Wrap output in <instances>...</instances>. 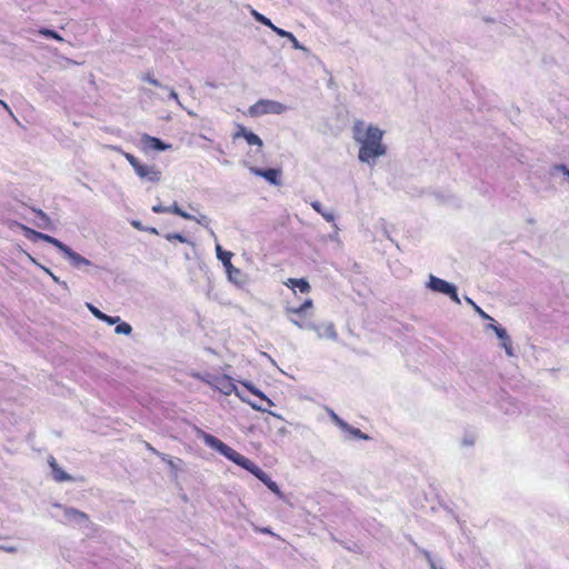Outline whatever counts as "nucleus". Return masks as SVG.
I'll use <instances>...</instances> for the list:
<instances>
[{"label":"nucleus","mask_w":569,"mask_h":569,"mask_svg":"<svg viewBox=\"0 0 569 569\" xmlns=\"http://www.w3.org/2000/svg\"><path fill=\"white\" fill-rule=\"evenodd\" d=\"M383 131L376 126H368L363 131V122L358 121L353 126V138L360 144L358 159L369 166L376 163V159L387 153V147L382 143Z\"/></svg>","instance_id":"nucleus-1"},{"label":"nucleus","mask_w":569,"mask_h":569,"mask_svg":"<svg viewBox=\"0 0 569 569\" xmlns=\"http://www.w3.org/2000/svg\"><path fill=\"white\" fill-rule=\"evenodd\" d=\"M197 437L202 439L203 442L210 447L211 449L217 450L220 455L226 457L228 460L234 462L236 465L240 466L241 468L246 469L250 473H253L254 470L258 468V466L248 459L247 457L242 456L224 442H222L217 437L204 432L201 429H197Z\"/></svg>","instance_id":"nucleus-2"},{"label":"nucleus","mask_w":569,"mask_h":569,"mask_svg":"<svg viewBox=\"0 0 569 569\" xmlns=\"http://www.w3.org/2000/svg\"><path fill=\"white\" fill-rule=\"evenodd\" d=\"M288 110V107L279 101L260 99L252 104L248 112L251 117H261L264 114H281Z\"/></svg>","instance_id":"nucleus-3"},{"label":"nucleus","mask_w":569,"mask_h":569,"mask_svg":"<svg viewBox=\"0 0 569 569\" xmlns=\"http://www.w3.org/2000/svg\"><path fill=\"white\" fill-rule=\"evenodd\" d=\"M290 321L296 325L298 328L300 329H303V330H311V331H315L317 332L318 335V338H327V339H330V340H337L338 339V333L336 331V328L333 326L332 322H327L323 325L325 327V333L321 332V327L322 326H317L316 323L311 322V321H299L292 317L289 318Z\"/></svg>","instance_id":"nucleus-4"},{"label":"nucleus","mask_w":569,"mask_h":569,"mask_svg":"<svg viewBox=\"0 0 569 569\" xmlns=\"http://www.w3.org/2000/svg\"><path fill=\"white\" fill-rule=\"evenodd\" d=\"M427 287L435 292L443 293L456 303H460V299L457 292V287L443 279H440L433 274L429 276V280L427 282Z\"/></svg>","instance_id":"nucleus-5"},{"label":"nucleus","mask_w":569,"mask_h":569,"mask_svg":"<svg viewBox=\"0 0 569 569\" xmlns=\"http://www.w3.org/2000/svg\"><path fill=\"white\" fill-rule=\"evenodd\" d=\"M217 258L222 262L226 268V272L230 281L238 283L240 282V278L242 276L240 269L236 268L231 263V258L233 253L231 251H226L222 249L220 244L216 246Z\"/></svg>","instance_id":"nucleus-6"},{"label":"nucleus","mask_w":569,"mask_h":569,"mask_svg":"<svg viewBox=\"0 0 569 569\" xmlns=\"http://www.w3.org/2000/svg\"><path fill=\"white\" fill-rule=\"evenodd\" d=\"M64 257L70 261V263L77 268L82 269L83 267H88L91 264V261L87 258L82 257L78 252L73 251L70 247L61 242V246L58 248Z\"/></svg>","instance_id":"nucleus-7"},{"label":"nucleus","mask_w":569,"mask_h":569,"mask_svg":"<svg viewBox=\"0 0 569 569\" xmlns=\"http://www.w3.org/2000/svg\"><path fill=\"white\" fill-rule=\"evenodd\" d=\"M134 172L140 179H144L151 182H158L161 179V171L156 166L140 163L134 169Z\"/></svg>","instance_id":"nucleus-8"},{"label":"nucleus","mask_w":569,"mask_h":569,"mask_svg":"<svg viewBox=\"0 0 569 569\" xmlns=\"http://www.w3.org/2000/svg\"><path fill=\"white\" fill-rule=\"evenodd\" d=\"M210 383L226 396H229L232 392H236L239 396L236 385L233 383L232 379L228 376L216 377L213 381Z\"/></svg>","instance_id":"nucleus-9"},{"label":"nucleus","mask_w":569,"mask_h":569,"mask_svg":"<svg viewBox=\"0 0 569 569\" xmlns=\"http://www.w3.org/2000/svg\"><path fill=\"white\" fill-rule=\"evenodd\" d=\"M250 171L254 176L264 178L271 184L279 186L280 182H281L280 181V173L281 172H280L279 169H274V168L260 169V168H257V167H251Z\"/></svg>","instance_id":"nucleus-10"},{"label":"nucleus","mask_w":569,"mask_h":569,"mask_svg":"<svg viewBox=\"0 0 569 569\" xmlns=\"http://www.w3.org/2000/svg\"><path fill=\"white\" fill-rule=\"evenodd\" d=\"M22 229L24 231V236L31 241L43 240V241L54 246L57 249L59 248V246H61L62 241H60L59 239H57L54 237H51L47 233L36 231V230L24 227V226L22 227Z\"/></svg>","instance_id":"nucleus-11"},{"label":"nucleus","mask_w":569,"mask_h":569,"mask_svg":"<svg viewBox=\"0 0 569 569\" xmlns=\"http://www.w3.org/2000/svg\"><path fill=\"white\" fill-rule=\"evenodd\" d=\"M141 143L147 150L166 151L171 148V144L149 134H143L141 137Z\"/></svg>","instance_id":"nucleus-12"},{"label":"nucleus","mask_w":569,"mask_h":569,"mask_svg":"<svg viewBox=\"0 0 569 569\" xmlns=\"http://www.w3.org/2000/svg\"><path fill=\"white\" fill-rule=\"evenodd\" d=\"M252 475L264 483L270 491L276 493L279 498H282L279 486L260 467H258Z\"/></svg>","instance_id":"nucleus-13"},{"label":"nucleus","mask_w":569,"mask_h":569,"mask_svg":"<svg viewBox=\"0 0 569 569\" xmlns=\"http://www.w3.org/2000/svg\"><path fill=\"white\" fill-rule=\"evenodd\" d=\"M48 463L51 468L52 477L57 482L73 480V478L69 473H67L59 467L54 457L50 456L48 458Z\"/></svg>","instance_id":"nucleus-14"},{"label":"nucleus","mask_w":569,"mask_h":569,"mask_svg":"<svg viewBox=\"0 0 569 569\" xmlns=\"http://www.w3.org/2000/svg\"><path fill=\"white\" fill-rule=\"evenodd\" d=\"M64 516L68 520L80 526L89 521L88 516L84 512L74 508H64Z\"/></svg>","instance_id":"nucleus-15"},{"label":"nucleus","mask_w":569,"mask_h":569,"mask_svg":"<svg viewBox=\"0 0 569 569\" xmlns=\"http://www.w3.org/2000/svg\"><path fill=\"white\" fill-rule=\"evenodd\" d=\"M32 211L36 213V220H33V224L39 229H51L52 221L49 216L43 212L41 209L32 208Z\"/></svg>","instance_id":"nucleus-16"},{"label":"nucleus","mask_w":569,"mask_h":569,"mask_svg":"<svg viewBox=\"0 0 569 569\" xmlns=\"http://www.w3.org/2000/svg\"><path fill=\"white\" fill-rule=\"evenodd\" d=\"M497 337L500 340V346L505 349L507 356H513L512 341L506 329H497Z\"/></svg>","instance_id":"nucleus-17"},{"label":"nucleus","mask_w":569,"mask_h":569,"mask_svg":"<svg viewBox=\"0 0 569 569\" xmlns=\"http://www.w3.org/2000/svg\"><path fill=\"white\" fill-rule=\"evenodd\" d=\"M287 286L291 287L293 290L298 289L302 293L310 291V284L305 279H289Z\"/></svg>","instance_id":"nucleus-18"},{"label":"nucleus","mask_w":569,"mask_h":569,"mask_svg":"<svg viewBox=\"0 0 569 569\" xmlns=\"http://www.w3.org/2000/svg\"><path fill=\"white\" fill-rule=\"evenodd\" d=\"M341 430L343 432L348 433L350 436V438H357V439H363V440L369 439L368 435L361 432L360 429L355 428V427L350 426L349 423H347V428H341Z\"/></svg>","instance_id":"nucleus-19"},{"label":"nucleus","mask_w":569,"mask_h":569,"mask_svg":"<svg viewBox=\"0 0 569 569\" xmlns=\"http://www.w3.org/2000/svg\"><path fill=\"white\" fill-rule=\"evenodd\" d=\"M243 386L251 391L253 395L258 396L261 400H263L268 407L273 406V402L259 389H257L253 385L249 382H243Z\"/></svg>","instance_id":"nucleus-20"},{"label":"nucleus","mask_w":569,"mask_h":569,"mask_svg":"<svg viewBox=\"0 0 569 569\" xmlns=\"http://www.w3.org/2000/svg\"><path fill=\"white\" fill-rule=\"evenodd\" d=\"M311 207L315 211L320 213L328 222L335 221V214L332 212H327L322 209V204L319 201L311 202Z\"/></svg>","instance_id":"nucleus-21"},{"label":"nucleus","mask_w":569,"mask_h":569,"mask_svg":"<svg viewBox=\"0 0 569 569\" xmlns=\"http://www.w3.org/2000/svg\"><path fill=\"white\" fill-rule=\"evenodd\" d=\"M250 13L257 22H260L261 24H263L270 29H271V27H273L272 21L269 18H267L266 16H263L262 13L258 12L257 10L251 9Z\"/></svg>","instance_id":"nucleus-22"},{"label":"nucleus","mask_w":569,"mask_h":569,"mask_svg":"<svg viewBox=\"0 0 569 569\" xmlns=\"http://www.w3.org/2000/svg\"><path fill=\"white\" fill-rule=\"evenodd\" d=\"M244 140L248 142V144L250 146H257L259 149H261L263 147V142L262 140L260 139L259 136H257L254 132L252 131H249L248 133H246L244 136Z\"/></svg>","instance_id":"nucleus-23"},{"label":"nucleus","mask_w":569,"mask_h":569,"mask_svg":"<svg viewBox=\"0 0 569 569\" xmlns=\"http://www.w3.org/2000/svg\"><path fill=\"white\" fill-rule=\"evenodd\" d=\"M169 209V212L168 213H173V214H177L183 219H192L193 216L186 212L184 210H182L178 204L177 202H174L172 206H169L168 207Z\"/></svg>","instance_id":"nucleus-24"},{"label":"nucleus","mask_w":569,"mask_h":569,"mask_svg":"<svg viewBox=\"0 0 569 569\" xmlns=\"http://www.w3.org/2000/svg\"><path fill=\"white\" fill-rule=\"evenodd\" d=\"M164 238L168 240V241H173V240H178L179 242H182V243H189L191 246H194L193 242H191L188 238H186L183 234L181 233H166L164 234Z\"/></svg>","instance_id":"nucleus-25"},{"label":"nucleus","mask_w":569,"mask_h":569,"mask_svg":"<svg viewBox=\"0 0 569 569\" xmlns=\"http://www.w3.org/2000/svg\"><path fill=\"white\" fill-rule=\"evenodd\" d=\"M417 549H418V551H419V552L425 557V559H426V560H427V562L429 563L430 569H442L441 567H439V566L435 562V560L432 559L431 553H430L428 550L422 549V548H420V547H418Z\"/></svg>","instance_id":"nucleus-26"},{"label":"nucleus","mask_w":569,"mask_h":569,"mask_svg":"<svg viewBox=\"0 0 569 569\" xmlns=\"http://www.w3.org/2000/svg\"><path fill=\"white\" fill-rule=\"evenodd\" d=\"M39 33L44 36L46 38H51L57 41H63V38L57 31L48 29V28H41L39 30Z\"/></svg>","instance_id":"nucleus-27"},{"label":"nucleus","mask_w":569,"mask_h":569,"mask_svg":"<svg viewBox=\"0 0 569 569\" xmlns=\"http://www.w3.org/2000/svg\"><path fill=\"white\" fill-rule=\"evenodd\" d=\"M114 332L118 333V335H126V336H128V335H130L132 332V327L129 323H127V322L119 321L117 323Z\"/></svg>","instance_id":"nucleus-28"},{"label":"nucleus","mask_w":569,"mask_h":569,"mask_svg":"<svg viewBox=\"0 0 569 569\" xmlns=\"http://www.w3.org/2000/svg\"><path fill=\"white\" fill-rule=\"evenodd\" d=\"M329 416L331 420L341 429L347 428V422L342 420L333 410L329 409Z\"/></svg>","instance_id":"nucleus-29"},{"label":"nucleus","mask_w":569,"mask_h":569,"mask_svg":"<svg viewBox=\"0 0 569 569\" xmlns=\"http://www.w3.org/2000/svg\"><path fill=\"white\" fill-rule=\"evenodd\" d=\"M287 39L291 42L292 48H295V49H297V50L305 51V52H307V51H308V49H307L305 46H302V44L297 40V38L295 37V34H293V33H291V32H290V33H289V37H288Z\"/></svg>","instance_id":"nucleus-30"},{"label":"nucleus","mask_w":569,"mask_h":569,"mask_svg":"<svg viewBox=\"0 0 569 569\" xmlns=\"http://www.w3.org/2000/svg\"><path fill=\"white\" fill-rule=\"evenodd\" d=\"M191 220L196 221L197 223L201 224L204 228H209L210 219L206 214H199L198 217L193 216Z\"/></svg>","instance_id":"nucleus-31"},{"label":"nucleus","mask_w":569,"mask_h":569,"mask_svg":"<svg viewBox=\"0 0 569 569\" xmlns=\"http://www.w3.org/2000/svg\"><path fill=\"white\" fill-rule=\"evenodd\" d=\"M143 81H147L149 82L150 84L152 86H156V87H159V88H163L164 86L162 83H160L151 73H146L142 76L141 78Z\"/></svg>","instance_id":"nucleus-32"},{"label":"nucleus","mask_w":569,"mask_h":569,"mask_svg":"<svg viewBox=\"0 0 569 569\" xmlns=\"http://www.w3.org/2000/svg\"><path fill=\"white\" fill-rule=\"evenodd\" d=\"M124 158L128 160V162L131 164L133 170L141 163L133 154L124 152Z\"/></svg>","instance_id":"nucleus-33"},{"label":"nucleus","mask_w":569,"mask_h":569,"mask_svg":"<svg viewBox=\"0 0 569 569\" xmlns=\"http://www.w3.org/2000/svg\"><path fill=\"white\" fill-rule=\"evenodd\" d=\"M101 321H104L108 325H117L120 321V317L118 316H109V315H102Z\"/></svg>","instance_id":"nucleus-34"},{"label":"nucleus","mask_w":569,"mask_h":569,"mask_svg":"<svg viewBox=\"0 0 569 569\" xmlns=\"http://www.w3.org/2000/svg\"><path fill=\"white\" fill-rule=\"evenodd\" d=\"M243 401L248 402L254 410L261 411V412H270L267 407H263L262 405H259V402H251L244 398H241Z\"/></svg>","instance_id":"nucleus-35"},{"label":"nucleus","mask_w":569,"mask_h":569,"mask_svg":"<svg viewBox=\"0 0 569 569\" xmlns=\"http://www.w3.org/2000/svg\"><path fill=\"white\" fill-rule=\"evenodd\" d=\"M163 89L168 90L169 91V98L174 100L177 102V104L182 108V104H181V102L179 100L178 93L172 88H169L167 86H164Z\"/></svg>","instance_id":"nucleus-36"},{"label":"nucleus","mask_w":569,"mask_h":569,"mask_svg":"<svg viewBox=\"0 0 569 569\" xmlns=\"http://www.w3.org/2000/svg\"><path fill=\"white\" fill-rule=\"evenodd\" d=\"M271 30H272L277 36H279V37H281V38H286V39L289 37V33H290L289 31H287V30H284V29H281V28H279V27H277V26H274V24H273V27H271Z\"/></svg>","instance_id":"nucleus-37"},{"label":"nucleus","mask_w":569,"mask_h":569,"mask_svg":"<svg viewBox=\"0 0 569 569\" xmlns=\"http://www.w3.org/2000/svg\"><path fill=\"white\" fill-rule=\"evenodd\" d=\"M88 306V309L90 310V312L99 320H101V317L102 315H104L102 311H100L97 307H94L93 305L91 303H87Z\"/></svg>","instance_id":"nucleus-38"},{"label":"nucleus","mask_w":569,"mask_h":569,"mask_svg":"<svg viewBox=\"0 0 569 569\" xmlns=\"http://www.w3.org/2000/svg\"><path fill=\"white\" fill-rule=\"evenodd\" d=\"M152 211H153L154 213H168V212H169V209H168V207H164V206H162V204L158 203V204H154V206L152 207Z\"/></svg>","instance_id":"nucleus-39"},{"label":"nucleus","mask_w":569,"mask_h":569,"mask_svg":"<svg viewBox=\"0 0 569 569\" xmlns=\"http://www.w3.org/2000/svg\"><path fill=\"white\" fill-rule=\"evenodd\" d=\"M553 171H561L569 179V169L565 164H556Z\"/></svg>","instance_id":"nucleus-40"},{"label":"nucleus","mask_w":569,"mask_h":569,"mask_svg":"<svg viewBox=\"0 0 569 569\" xmlns=\"http://www.w3.org/2000/svg\"><path fill=\"white\" fill-rule=\"evenodd\" d=\"M248 132H249V130H248L246 127H243V126H239V129H238V131L234 133L233 138H234V139H238V138H240V137H241V138H243V139H244V136H246V133H248Z\"/></svg>","instance_id":"nucleus-41"},{"label":"nucleus","mask_w":569,"mask_h":569,"mask_svg":"<svg viewBox=\"0 0 569 569\" xmlns=\"http://www.w3.org/2000/svg\"><path fill=\"white\" fill-rule=\"evenodd\" d=\"M50 277L56 283L60 284L64 290H69V287L66 281L60 280L54 273H51Z\"/></svg>","instance_id":"nucleus-42"},{"label":"nucleus","mask_w":569,"mask_h":569,"mask_svg":"<svg viewBox=\"0 0 569 569\" xmlns=\"http://www.w3.org/2000/svg\"><path fill=\"white\" fill-rule=\"evenodd\" d=\"M305 311H306V309L302 305L299 306L298 308H288L287 309V312L291 313V315H301Z\"/></svg>","instance_id":"nucleus-43"},{"label":"nucleus","mask_w":569,"mask_h":569,"mask_svg":"<svg viewBox=\"0 0 569 569\" xmlns=\"http://www.w3.org/2000/svg\"><path fill=\"white\" fill-rule=\"evenodd\" d=\"M305 311H306V309L302 305L299 306L298 308H288L287 309V312L291 313V315H301Z\"/></svg>","instance_id":"nucleus-44"},{"label":"nucleus","mask_w":569,"mask_h":569,"mask_svg":"<svg viewBox=\"0 0 569 569\" xmlns=\"http://www.w3.org/2000/svg\"><path fill=\"white\" fill-rule=\"evenodd\" d=\"M482 319L485 320H490V321H493V319L488 315L480 307H476V310H475Z\"/></svg>","instance_id":"nucleus-45"},{"label":"nucleus","mask_w":569,"mask_h":569,"mask_svg":"<svg viewBox=\"0 0 569 569\" xmlns=\"http://www.w3.org/2000/svg\"><path fill=\"white\" fill-rule=\"evenodd\" d=\"M0 549L9 553H14L18 551L17 547L14 546H0Z\"/></svg>","instance_id":"nucleus-46"},{"label":"nucleus","mask_w":569,"mask_h":569,"mask_svg":"<svg viewBox=\"0 0 569 569\" xmlns=\"http://www.w3.org/2000/svg\"><path fill=\"white\" fill-rule=\"evenodd\" d=\"M488 329L493 330V331H495V333L497 335V329H505V328H503V327H501L500 325H497V323L495 322V320H493V321H491V323H489V325H488Z\"/></svg>","instance_id":"nucleus-47"},{"label":"nucleus","mask_w":569,"mask_h":569,"mask_svg":"<svg viewBox=\"0 0 569 569\" xmlns=\"http://www.w3.org/2000/svg\"><path fill=\"white\" fill-rule=\"evenodd\" d=\"M131 226L138 230H144V227L142 226V223L138 220H132L131 221Z\"/></svg>","instance_id":"nucleus-48"},{"label":"nucleus","mask_w":569,"mask_h":569,"mask_svg":"<svg viewBox=\"0 0 569 569\" xmlns=\"http://www.w3.org/2000/svg\"><path fill=\"white\" fill-rule=\"evenodd\" d=\"M31 260H32V262H33V263H36L37 266H39V267H40V268H41L46 273H48L49 276L52 273L50 269H48V268H46V267H43V266L39 264L34 259H32V258H31Z\"/></svg>","instance_id":"nucleus-49"},{"label":"nucleus","mask_w":569,"mask_h":569,"mask_svg":"<svg viewBox=\"0 0 569 569\" xmlns=\"http://www.w3.org/2000/svg\"><path fill=\"white\" fill-rule=\"evenodd\" d=\"M0 104L9 112V114L13 116L10 107L2 100H0Z\"/></svg>","instance_id":"nucleus-50"},{"label":"nucleus","mask_w":569,"mask_h":569,"mask_svg":"<svg viewBox=\"0 0 569 569\" xmlns=\"http://www.w3.org/2000/svg\"><path fill=\"white\" fill-rule=\"evenodd\" d=\"M302 306L305 307V309L307 310L308 308H311L312 307V300L311 299H308L306 300Z\"/></svg>","instance_id":"nucleus-51"},{"label":"nucleus","mask_w":569,"mask_h":569,"mask_svg":"<svg viewBox=\"0 0 569 569\" xmlns=\"http://www.w3.org/2000/svg\"><path fill=\"white\" fill-rule=\"evenodd\" d=\"M148 449L151 450L152 452H154L156 455L158 456H161L163 460H166L164 456L161 455L160 452H158L154 448H152L150 445H148Z\"/></svg>","instance_id":"nucleus-52"},{"label":"nucleus","mask_w":569,"mask_h":569,"mask_svg":"<svg viewBox=\"0 0 569 569\" xmlns=\"http://www.w3.org/2000/svg\"><path fill=\"white\" fill-rule=\"evenodd\" d=\"M146 231H149L151 233H154V234H158V230L153 227H150V228H144Z\"/></svg>","instance_id":"nucleus-53"},{"label":"nucleus","mask_w":569,"mask_h":569,"mask_svg":"<svg viewBox=\"0 0 569 569\" xmlns=\"http://www.w3.org/2000/svg\"><path fill=\"white\" fill-rule=\"evenodd\" d=\"M466 301L470 305L473 302L469 297H466Z\"/></svg>","instance_id":"nucleus-54"},{"label":"nucleus","mask_w":569,"mask_h":569,"mask_svg":"<svg viewBox=\"0 0 569 569\" xmlns=\"http://www.w3.org/2000/svg\"><path fill=\"white\" fill-rule=\"evenodd\" d=\"M325 323H321L320 326H323ZM321 332L325 333V327H321Z\"/></svg>","instance_id":"nucleus-55"},{"label":"nucleus","mask_w":569,"mask_h":569,"mask_svg":"<svg viewBox=\"0 0 569 569\" xmlns=\"http://www.w3.org/2000/svg\"><path fill=\"white\" fill-rule=\"evenodd\" d=\"M471 306L473 307L475 310H476V307H478L475 302H472Z\"/></svg>","instance_id":"nucleus-56"}]
</instances>
